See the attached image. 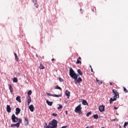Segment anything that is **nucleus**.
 Returning <instances> with one entry per match:
<instances>
[{"label":"nucleus","mask_w":128,"mask_h":128,"mask_svg":"<svg viewBox=\"0 0 128 128\" xmlns=\"http://www.w3.org/2000/svg\"><path fill=\"white\" fill-rule=\"evenodd\" d=\"M69 74L72 78H74V82H76L78 84H80L81 82H82V79L80 77L78 78V74L74 72L72 68H69Z\"/></svg>","instance_id":"nucleus-1"},{"label":"nucleus","mask_w":128,"mask_h":128,"mask_svg":"<svg viewBox=\"0 0 128 128\" xmlns=\"http://www.w3.org/2000/svg\"><path fill=\"white\" fill-rule=\"evenodd\" d=\"M49 126L50 128H58V121L55 119H54L52 122H49Z\"/></svg>","instance_id":"nucleus-2"},{"label":"nucleus","mask_w":128,"mask_h":128,"mask_svg":"<svg viewBox=\"0 0 128 128\" xmlns=\"http://www.w3.org/2000/svg\"><path fill=\"white\" fill-rule=\"evenodd\" d=\"M112 93L114 94V98H120V94H118V91H116V90H112Z\"/></svg>","instance_id":"nucleus-3"},{"label":"nucleus","mask_w":128,"mask_h":128,"mask_svg":"<svg viewBox=\"0 0 128 128\" xmlns=\"http://www.w3.org/2000/svg\"><path fill=\"white\" fill-rule=\"evenodd\" d=\"M12 120L13 122H18V118L16 116V115L14 114H13L12 116Z\"/></svg>","instance_id":"nucleus-4"},{"label":"nucleus","mask_w":128,"mask_h":128,"mask_svg":"<svg viewBox=\"0 0 128 128\" xmlns=\"http://www.w3.org/2000/svg\"><path fill=\"white\" fill-rule=\"evenodd\" d=\"M46 94L48 96H54V98H60V97L62 96V93H60V94L59 95H57L56 94H51L50 93H46Z\"/></svg>","instance_id":"nucleus-5"},{"label":"nucleus","mask_w":128,"mask_h":128,"mask_svg":"<svg viewBox=\"0 0 128 128\" xmlns=\"http://www.w3.org/2000/svg\"><path fill=\"white\" fill-rule=\"evenodd\" d=\"M81 106L82 105L80 104L75 108V110H74L75 112L78 113V112L82 110V108Z\"/></svg>","instance_id":"nucleus-6"},{"label":"nucleus","mask_w":128,"mask_h":128,"mask_svg":"<svg viewBox=\"0 0 128 128\" xmlns=\"http://www.w3.org/2000/svg\"><path fill=\"white\" fill-rule=\"evenodd\" d=\"M26 100H27V102H28V106H30V104L32 102V98H30V96H26Z\"/></svg>","instance_id":"nucleus-7"},{"label":"nucleus","mask_w":128,"mask_h":128,"mask_svg":"<svg viewBox=\"0 0 128 128\" xmlns=\"http://www.w3.org/2000/svg\"><path fill=\"white\" fill-rule=\"evenodd\" d=\"M99 110L100 112H104V106H99Z\"/></svg>","instance_id":"nucleus-8"},{"label":"nucleus","mask_w":128,"mask_h":128,"mask_svg":"<svg viewBox=\"0 0 128 128\" xmlns=\"http://www.w3.org/2000/svg\"><path fill=\"white\" fill-rule=\"evenodd\" d=\"M20 125V122H18L16 124H11L10 126H11V128H14V126H16V128H19Z\"/></svg>","instance_id":"nucleus-9"},{"label":"nucleus","mask_w":128,"mask_h":128,"mask_svg":"<svg viewBox=\"0 0 128 128\" xmlns=\"http://www.w3.org/2000/svg\"><path fill=\"white\" fill-rule=\"evenodd\" d=\"M24 122L25 124V126H28V117L24 118Z\"/></svg>","instance_id":"nucleus-10"},{"label":"nucleus","mask_w":128,"mask_h":128,"mask_svg":"<svg viewBox=\"0 0 128 128\" xmlns=\"http://www.w3.org/2000/svg\"><path fill=\"white\" fill-rule=\"evenodd\" d=\"M20 108H17L16 109V114L18 116V114H20Z\"/></svg>","instance_id":"nucleus-11"},{"label":"nucleus","mask_w":128,"mask_h":128,"mask_svg":"<svg viewBox=\"0 0 128 128\" xmlns=\"http://www.w3.org/2000/svg\"><path fill=\"white\" fill-rule=\"evenodd\" d=\"M116 98H110V104H112V102H114L115 100H116Z\"/></svg>","instance_id":"nucleus-12"},{"label":"nucleus","mask_w":128,"mask_h":128,"mask_svg":"<svg viewBox=\"0 0 128 128\" xmlns=\"http://www.w3.org/2000/svg\"><path fill=\"white\" fill-rule=\"evenodd\" d=\"M66 96H68V98H70V91H68V90H66Z\"/></svg>","instance_id":"nucleus-13"},{"label":"nucleus","mask_w":128,"mask_h":128,"mask_svg":"<svg viewBox=\"0 0 128 128\" xmlns=\"http://www.w3.org/2000/svg\"><path fill=\"white\" fill-rule=\"evenodd\" d=\"M6 111L8 112H12V108H10V105H7Z\"/></svg>","instance_id":"nucleus-14"},{"label":"nucleus","mask_w":128,"mask_h":128,"mask_svg":"<svg viewBox=\"0 0 128 128\" xmlns=\"http://www.w3.org/2000/svg\"><path fill=\"white\" fill-rule=\"evenodd\" d=\"M29 109L30 110V112H34V105H30L29 106Z\"/></svg>","instance_id":"nucleus-15"},{"label":"nucleus","mask_w":128,"mask_h":128,"mask_svg":"<svg viewBox=\"0 0 128 128\" xmlns=\"http://www.w3.org/2000/svg\"><path fill=\"white\" fill-rule=\"evenodd\" d=\"M82 58L79 57L78 60H77V62H76V64H82Z\"/></svg>","instance_id":"nucleus-16"},{"label":"nucleus","mask_w":128,"mask_h":128,"mask_svg":"<svg viewBox=\"0 0 128 128\" xmlns=\"http://www.w3.org/2000/svg\"><path fill=\"white\" fill-rule=\"evenodd\" d=\"M82 104L84 106H88V102L84 100H82Z\"/></svg>","instance_id":"nucleus-17"},{"label":"nucleus","mask_w":128,"mask_h":128,"mask_svg":"<svg viewBox=\"0 0 128 128\" xmlns=\"http://www.w3.org/2000/svg\"><path fill=\"white\" fill-rule=\"evenodd\" d=\"M46 102L48 104V106H52V104L54 103L52 102L48 101V100H46Z\"/></svg>","instance_id":"nucleus-18"},{"label":"nucleus","mask_w":128,"mask_h":128,"mask_svg":"<svg viewBox=\"0 0 128 128\" xmlns=\"http://www.w3.org/2000/svg\"><path fill=\"white\" fill-rule=\"evenodd\" d=\"M8 86H9V90H10V92H14V88H12V85L8 84Z\"/></svg>","instance_id":"nucleus-19"},{"label":"nucleus","mask_w":128,"mask_h":128,"mask_svg":"<svg viewBox=\"0 0 128 128\" xmlns=\"http://www.w3.org/2000/svg\"><path fill=\"white\" fill-rule=\"evenodd\" d=\"M16 100H17V102H22V100H20V96H18L16 98Z\"/></svg>","instance_id":"nucleus-20"},{"label":"nucleus","mask_w":128,"mask_h":128,"mask_svg":"<svg viewBox=\"0 0 128 128\" xmlns=\"http://www.w3.org/2000/svg\"><path fill=\"white\" fill-rule=\"evenodd\" d=\"M39 68H40V70H44V66H42V64L40 63Z\"/></svg>","instance_id":"nucleus-21"},{"label":"nucleus","mask_w":128,"mask_h":128,"mask_svg":"<svg viewBox=\"0 0 128 128\" xmlns=\"http://www.w3.org/2000/svg\"><path fill=\"white\" fill-rule=\"evenodd\" d=\"M96 82H98V84H99V86H100V84H102V82L101 80H98V78L96 79Z\"/></svg>","instance_id":"nucleus-22"},{"label":"nucleus","mask_w":128,"mask_h":128,"mask_svg":"<svg viewBox=\"0 0 128 128\" xmlns=\"http://www.w3.org/2000/svg\"><path fill=\"white\" fill-rule=\"evenodd\" d=\"M77 72H78V74H80V76H82V72L80 69H78Z\"/></svg>","instance_id":"nucleus-23"},{"label":"nucleus","mask_w":128,"mask_h":128,"mask_svg":"<svg viewBox=\"0 0 128 128\" xmlns=\"http://www.w3.org/2000/svg\"><path fill=\"white\" fill-rule=\"evenodd\" d=\"M14 54L16 60V62H18V55L16 54V53H14Z\"/></svg>","instance_id":"nucleus-24"},{"label":"nucleus","mask_w":128,"mask_h":128,"mask_svg":"<svg viewBox=\"0 0 128 128\" xmlns=\"http://www.w3.org/2000/svg\"><path fill=\"white\" fill-rule=\"evenodd\" d=\"M93 117L94 118H95L96 120H98V114H94L93 116Z\"/></svg>","instance_id":"nucleus-25"},{"label":"nucleus","mask_w":128,"mask_h":128,"mask_svg":"<svg viewBox=\"0 0 128 128\" xmlns=\"http://www.w3.org/2000/svg\"><path fill=\"white\" fill-rule=\"evenodd\" d=\"M55 90H62V88H60V87L58 86H55Z\"/></svg>","instance_id":"nucleus-26"},{"label":"nucleus","mask_w":128,"mask_h":128,"mask_svg":"<svg viewBox=\"0 0 128 128\" xmlns=\"http://www.w3.org/2000/svg\"><path fill=\"white\" fill-rule=\"evenodd\" d=\"M34 6L38 8V2L36 1L34 2Z\"/></svg>","instance_id":"nucleus-27"},{"label":"nucleus","mask_w":128,"mask_h":128,"mask_svg":"<svg viewBox=\"0 0 128 128\" xmlns=\"http://www.w3.org/2000/svg\"><path fill=\"white\" fill-rule=\"evenodd\" d=\"M14 82H18V78H13Z\"/></svg>","instance_id":"nucleus-28"},{"label":"nucleus","mask_w":128,"mask_h":128,"mask_svg":"<svg viewBox=\"0 0 128 128\" xmlns=\"http://www.w3.org/2000/svg\"><path fill=\"white\" fill-rule=\"evenodd\" d=\"M128 124V121L127 122H124V128H126Z\"/></svg>","instance_id":"nucleus-29"},{"label":"nucleus","mask_w":128,"mask_h":128,"mask_svg":"<svg viewBox=\"0 0 128 128\" xmlns=\"http://www.w3.org/2000/svg\"><path fill=\"white\" fill-rule=\"evenodd\" d=\"M32 92L31 90H28V96H31L32 94Z\"/></svg>","instance_id":"nucleus-30"},{"label":"nucleus","mask_w":128,"mask_h":128,"mask_svg":"<svg viewBox=\"0 0 128 128\" xmlns=\"http://www.w3.org/2000/svg\"><path fill=\"white\" fill-rule=\"evenodd\" d=\"M58 110H60L62 108V106L61 104H59V106L58 107Z\"/></svg>","instance_id":"nucleus-31"},{"label":"nucleus","mask_w":128,"mask_h":128,"mask_svg":"<svg viewBox=\"0 0 128 128\" xmlns=\"http://www.w3.org/2000/svg\"><path fill=\"white\" fill-rule=\"evenodd\" d=\"M46 125L44 126V128H50V124H48H48H46V123L45 124Z\"/></svg>","instance_id":"nucleus-32"},{"label":"nucleus","mask_w":128,"mask_h":128,"mask_svg":"<svg viewBox=\"0 0 128 128\" xmlns=\"http://www.w3.org/2000/svg\"><path fill=\"white\" fill-rule=\"evenodd\" d=\"M124 88V92H125V94H126V92H128V90H126V88L124 87H123Z\"/></svg>","instance_id":"nucleus-33"},{"label":"nucleus","mask_w":128,"mask_h":128,"mask_svg":"<svg viewBox=\"0 0 128 128\" xmlns=\"http://www.w3.org/2000/svg\"><path fill=\"white\" fill-rule=\"evenodd\" d=\"M90 114H92V112H88L87 114H86V116H90Z\"/></svg>","instance_id":"nucleus-34"},{"label":"nucleus","mask_w":128,"mask_h":128,"mask_svg":"<svg viewBox=\"0 0 128 128\" xmlns=\"http://www.w3.org/2000/svg\"><path fill=\"white\" fill-rule=\"evenodd\" d=\"M59 80L60 82H64V79L62 78H60Z\"/></svg>","instance_id":"nucleus-35"},{"label":"nucleus","mask_w":128,"mask_h":128,"mask_svg":"<svg viewBox=\"0 0 128 128\" xmlns=\"http://www.w3.org/2000/svg\"><path fill=\"white\" fill-rule=\"evenodd\" d=\"M19 124H22V119H18Z\"/></svg>","instance_id":"nucleus-36"},{"label":"nucleus","mask_w":128,"mask_h":128,"mask_svg":"<svg viewBox=\"0 0 128 128\" xmlns=\"http://www.w3.org/2000/svg\"><path fill=\"white\" fill-rule=\"evenodd\" d=\"M78 112L79 114H82V110H79Z\"/></svg>","instance_id":"nucleus-37"},{"label":"nucleus","mask_w":128,"mask_h":128,"mask_svg":"<svg viewBox=\"0 0 128 128\" xmlns=\"http://www.w3.org/2000/svg\"><path fill=\"white\" fill-rule=\"evenodd\" d=\"M52 115L53 116H58V114L53 113Z\"/></svg>","instance_id":"nucleus-38"},{"label":"nucleus","mask_w":128,"mask_h":128,"mask_svg":"<svg viewBox=\"0 0 128 128\" xmlns=\"http://www.w3.org/2000/svg\"><path fill=\"white\" fill-rule=\"evenodd\" d=\"M116 120L118 121V119H116V118L113 119V120H112V122H116Z\"/></svg>","instance_id":"nucleus-39"},{"label":"nucleus","mask_w":128,"mask_h":128,"mask_svg":"<svg viewBox=\"0 0 128 128\" xmlns=\"http://www.w3.org/2000/svg\"><path fill=\"white\" fill-rule=\"evenodd\" d=\"M91 72H94V70H92V68H91Z\"/></svg>","instance_id":"nucleus-40"},{"label":"nucleus","mask_w":128,"mask_h":128,"mask_svg":"<svg viewBox=\"0 0 128 128\" xmlns=\"http://www.w3.org/2000/svg\"><path fill=\"white\" fill-rule=\"evenodd\" d=\"M110 86H112V82H110Z\"/></svg>","instance_id":"nucleus-41"},{"label":"nucleus","mask_w":128,"mask_h":128,"mask_svg":"<svg viewBox=\"0 0 128 128\" xmlns=\"http://www.w3.org/2000/svg\"><path fill=\"white\" fill-rule=\"evenodd\" d=\"M54 58H52V62H54Z\"/></svg>","instance_id":"nucleus-42"},{"label":"nucleus","mask_w":128,"mask_h":128,"mask_svg":"<svg viewBox=\"0 0 128 128\" xmlns=\"http://www.w3.org/2000/svg\"><path fill=\"white\" fill-rule=\"evenodd\" d=\"M65 114H68V112L66 110L65 112Z\"/></svg>","instance_id":"nucleus-43"},{"label":"nucleus","mask_w":128,"mask_h":128,"mask_svg":"<svg viewBox=\"0 0 128 128\" xmlns=\"http://www.w3.org/2000/svg\"><path fill=\"white\" fill-rule=\"evenodd\" d=\"M114 110H118V108H116V107H114Z\"/></svg>","instance_id":"nucleus-44"},{"label":"nucleus","mask_w":128,"mask_h":128,"mask_svg":"<svg viewBox=\"0 0 128 128\" xmlns=\"http://www.w3.org/2000/svg\"><path fill=\"white\" fill-rule=\"evenodd\" d=\"M119 128H122V126H120H120Z\"/></svg>","instance_id":"nucleus-45"},{"label":"nucleus","mask_w":128,"mask_h":128,"mask_svg":"<svg viewBox=\"0 0 128 128\" xmlns=\"http://www.w3.org/2000/svg\"><path fill=\"white\" fill-rule=\"evenodd\" d=\"M90 66V68H92V66Z\"/></svg>","instance_id":"nucleus-46"},{"label":"nucleus","mask_w":128,"mask_h":128,"mask_svg":"<svg viewBox=\"0 0 128 128\" xmlns=\"http://www.w3.org/2000/svg\"><path fill=\"white\" fill-rule=\"evenodd\" d=\"M36 56H38V54H36Z\"/></svg>","instance_id":"nucleus-47"}]
</instances>
